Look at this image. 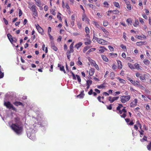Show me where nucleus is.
<instances>
[{"instance_id": "nucleus-1", "label": "nucleus", "mask_w": 151, "mask_h": 151, "mask_svg": "<svg viewBox=\"0 0 151 151\" xmlns=\"http://www.w3.org/2000/svg\"><path fill=\"white\" fill-rule=\"evenodd\" d=\"M10 127L17 134H22L23 130V126L22 124L13 123L11 125Z\"/></svg>"}, {"instance_id": "nucleus-2", "label": "nucleus", "mask_w": 151, "mask_h": 151, "mask_svg": "<svg viewBox=\"0 0 151 151\" xmlns=\"http://www.w3.org/2000/svg\"><path fill=\"white\" fill-rule=\"evenodd\" d=\"M123 107V106L122 104H119L118 106L116 107V110L119 111V112H118V113L120 114H122V113H124L122 115H120V116L122 118H125L127 116L126 113L127 111L126 109H125V107H124L122 110H121V108Z\"/></svg>"}, {"instance_id": "nucleus-3", "label": "nucleus", "mask_w": 151, "mask_h": 151, "mask_svg": "<svg viewBox=\"0 0 151 151\" xmlns=\"http://www.w3.org/2000/svg\"><path fill=\"white\" fill-rule=\"evenodd\" d=\"M131 98L130 94L129 95H123L120 96V101L123 103L124 104L129 101Z\"/></svg>"}, {"instance_id": "nucleus-4", "label": "nucleus", "mask_w": 151, "mask_h": 151, "mask_svg": "<svg viewBox=\"0 0 151 151\" xmlns=\"http://www.w3.org/2000/svg\"><path fill=\"white\" fill-rule=\"evenodd\" d=\"M4 105L5 106L6 108L9 109H12V110L17 111L16 109L13 106V105L11 104L10 102L9 101L4 102Z\"/></svg>"}, {"instance_id": "nucleus-5", "label": "nucleus", "mask_w": 151, "mask_h": 151, "mask_svg": "<svg viewBox=\"0 0 151 151\" xmlns=\"http://www.w3.org/2000/svg\"><path fill=\"white\" fill-rule=\"evenodd\" d=\"M37 7L35 5H32L30 8V9L33 12V15L37 17L38 15V12L37 10Z\"/></svg>"}, {"instance_id": "nucleus-6", "label": "nucleus", "mask_w": 151, "mask_h": 151, "mask_svg": "<svg viewBox=\"0 0 151 151\" xmlns=\"http://www.w3.org/2000/svg\"><path fill=\"white\" fill-rule=\"evenodd\" d=\"M86 38L83 39L84 41V44L86 45H90L91 42V41L90 39V37L89 36L85 35Z\"/></svg>"}, {"instance_id": "nucleus-7", "label": "nucleus", "mask_w": 151, "mask_h": 151, "mask_svg": "<svg viewBox=\"0 0 151 151\" xmlns=\"http://www.w3.org/2000/svg\"><path fill=\"white\" fill-rule=\"evenodd\" d=\"M96 40L98 43L102 45H106L108 42V41L102 39L96 38Z\"/></svg>"}, {"instance_id": "nucleus-8", "label": "nucleus", "mask_w": 151, "mask_h": 151, "mask_svg": "<svg viewBox=\"0 0 151 151\" xmlns=\"http://www.w3.org/2000/svg\"><path fill=\"white\" fill-rule=\"evenodd\" d=\"M27 136L30 139L34 140L35 139V134L33 132H29L27 133Z\"/></svg>"}, {"instance_id": "nucleus-9", "label": "nucleus", "mask_w": 151, "mask_h": 151, "mask_svg": "<svg viewBox=\"0 0 151 151\" xmlns=\"http://www.w3.org/2000/svg\"><path fill=\"white\" fill-rule=\"evenodd\" d=\"M101 29L102 30V31L104 32L105 34V35H104V37H105L107 38L108 37V36L109 35V32L103 27L101 26Z\"/></svg>"}, {"instance_id": "nucleus-10", "label": "nucleus", "mask_w": 151, "mask_h": 151, "mask_svg": "<svg viewBox=\"0 0 151 151\" xmlns=\"http://www.w3.org/2000/svg\"><path fill=\"white\" fill-rule=\"evenodd\" d=\"M138 102V100L137 99H134L132 101L130 104V106L131 107H134L137 105Z\"/></svg>"}, {"instance_id": "nucleus-11", "label": "nucleus", "mask_w": 151, "mask_h": 151, "mask_svg": "<svg viewBox=\"0 0 151 151\" xmlns=\"http://www.w3.org/2000/svg\"><path fill=\"white\" fill-rule=\"evenodd\" d=\"M119 98V96L114 97L113 98L111 96H109L108 98V100L110 103H112L115 101L117 100Z\"/></svg>"}, {"instance_id": "nucleus-12", "label": "nucleus", "mask_w": 151, "mask_h": 151, "mask_svg": "<svg viewBox=\"0 0 151 151\" xmlns=\"http://www.w3.org/2000/svg\"><path fill=\"white\" fill-rule=\"evenodd\" d=\"M74 42H73L70 46L69 49L70 50H68L67 52L69 53H73V45Z\"/></svg>"}, {"instance_id": "nucleus-13", "label": "nucleus", "mask_w": 151, "mask_h": 151, "mask_svg": "<svg viewBox=\"0 0 151 151\" xmlns=\"http://www.w3.org/2000/svg\"><path fill=\"white\" fill-rule=\"evenodd\" d=\"M100 49L99 50V53H103L105 50H107V49L103 46H101L99 47Z\"/></svg>"}, {"instance_id": "nucleus-14", "label": "nucleus", "mask_w": 151, "mask_h": 151, "mask_svg": "<svg viewBox=\"0 0 151 151\" xmlns=\"http://www.w3.org/2000/svg\"><path fill=\"white\" fill-rule=\"evenodd\" d=\"M17 39L15 37H14L12 39V40H11V42H10L12 44L14 45L15 46L17 47H18V45L17 44L16 45L13 44L14 43H16L17 42Z\"/></svg>"}, {"instance_id": "nucleus-15", "label": "nucleus", "mask_w": 151, "mask_h": 151, "mask_svg": "<svg viewBox=\"0 0 151 151\" xmlns=\"http://www.w3.org/2000/svg\"><path fill=\"white\" fill-rule=\"evenodd\" d=\"M36 29L38 30V32L41 33H42L43 32V29L41 28L39 25L38 24H37V25L36 26Z\"/></svg>"}, {"instance_id": "nucleus-16", "label": "nucleus", "mask_w": 151, "mask_h": 151, "mask_svg": "<svg viewBox=\"0 0 151 151\" xmlns=\"http://www.w3.org/2000/svg\"><path fill=\"white\" fill-rule=\"evenodd\" d=\"M14 121L15 122V124H22L20 121V119L19 117H17L14 118Z\"/></svg>"}, {"instance_id": "nucleus-17", "label": "nucleus", "mask_w": 151, "mask_h": 151, "mask_svg": "<svg viewBox=\"0 0 151 151\" xmlns=\"http://www.w3.org/2000/svg\"><path fill=\"white\" fill-rule=\"evenodd\" d=\"M13 104L16 106H24V105L20 101H15L13 102Z\"/></svg>"}, {"instance_id": "nucleus-18", "label": "nucleus", "mask_w": 151, "mask_h": 151, "mask_svg": "<svg viewBox=\"0 0 151 151\" xmlns=\"http://www.w3.org/2000/svg\"><path fill=\"white\" fill-rule=\"evenodd\" d=\"M147 42L146 41L138 42H137L136 45L138 46H140L143 45H145L147 44Z\"/></svg>"}, {"instance_id": "nucleus-19", "label": "nucleus", "mask_w": 151, "mask_h": 151, "mask_svg": "<svg viewBox=\"0 0 151 151\" xmlns=\"http://www.w3.org/2000/svg\"><path fill=\"white\" fill-rule=\"evenodd\" d=\"M58 67L60 68V70L61 71H63L65 73H66V71L64 69V66H62L61 64H58Z\"/></svg>"}, {"instance_id": "nucleus-20", "label": "nucleus", "mask_w": 151, "mask_h": 151, "mask_svg": "<svg viewBox=\"0 0 151 151\" xmlns=\"http://www.w3.org/2000/svg\"><path fill=\"white\" fill-rule=\"evenodd\" d=\"M118 64V68L119 69H121L122 68V65L121 61L119 60H117Z\"/></svg>"}, {"instance_id": "nucleus-21", "label": "nucleus", "mask_w": 151, "mask_h": 151, "mask_svg": "<svg viewBox=\"0 0 151 151\" xmlns=\"http://www.w3.org/2000/svg\"><path fill=\"white\" fill-rule=\"evenodd\" d=\"M95 72L94 69L93 68H91L89 70V73L90 76H92Z\"/></svg>"}, {"instance_id": "nucleus-22", "label": "nucleus", "mask_w": 151, "mask_h": 151, "mask_svg": "<svg viewBox=\"0 0 151 151\" xmlns=\"http://www.w3.org/2000/svg\"><path fill=\"white\" fill-rule=\"evenodd\" d=\"M83 43L82 42H80L76 44L74 46L75 47L78 49L82 45Z\"/></svg>"}, {"instance_id": "nucleus-23", "label": "nucleus", "mask_w": 151, "mask_h": 151, "mask_svg": "<svg viewBox=\"0 0 151 151\" xmlns=\"http://www.w3.org/2000/svg\"><path fill=\"white\" fill-rule=\"evenodd\" d=\"M84 91H81V93L77 96V97L79 98H83L85 95V94L83 93Z\"/></svg>"}, {"instance_id": "nucleus-24", "label": "nucleus", "mask_w": 151, "mask_h": 151, "mask_svg": "<svg viewBox=\"0 0 151 151\" xmlns=\"http://www.w3.org/2000/svg\"><path fill=\"white\" fill-rule=\"evenodd\" d=\"M88 60L90 63L91 65H93V66L95 65L96 64L95 61L94 60L91 59L90 58H89L88 59Z\"/></svg>"}, {"instance_id": "nucleus-25", "label": "nucleus", "mask_w": 151, "mask_h": 151, "mask_svg": "<svg viewBox=\"0 0 151 151\" xmlns=\"http://www.w3.org/2000/svg\"><path fill=\"white\" fill-rule=\"evenodd\" d=\"M116 79L118 80L121 83H126V81L124 80L121 78L119 77H116Z\"/></svg>"}, {"instance_id": "nucleus-26", "label": "nucleus", "mask_w": 151, "mask_h": 151, "mask_svg": "<svg viewBox=\"0 0 151 151\" xmlns=\"http://www.w3.org/2000/svg\"><path fill=\"white\" fill-rule=\"evenodd\" d=\"M139 23L137 19H135L134 20V22L133 25L134 27H137L139 25Z\"/></svg>"}, {"instance_id": "nucleus-27", "label": "nucleus", "mask_w": 151, "mask_h": 151, "mask_svg": "<svg viewBox=\"0 0 151 151\" xmlns=\"http://www.w3.org/2000/svg\"><path fill=\"white\" fill-rule=\"evenodd\" d=\"M101 56L102 59L104 61L106 62H107L109 61L108 58L105 55H101Z\"/></svg>"}, {"instance_id": "nucleus-28", "label": "nucleus", "mask_w": 151, "mask_h": 151, "mask_svg": "<svg viewBox=\"0 0 151 151\" xmlns=\"http://www.w3.org/2000/svg\"><path fill=\"white\" fill-rule=\"evenodd\" d=\"M85 32L86 33V34L85 35L89 36V34L90 33V29L88 27H86L85 28Z\"/></svg>"}, {"instance_id": "nucleus-29", "label": "nucleus", "mask_w": 151, "mask_h": 151, "mask_svg": "<svg viewBox=\"0 0 151 151\" xmlns=\"http://www.w3.org/2000/svg\"><path fill=\"white\" fill-rule=\"evenodd\" d=\"M126 22L128 24V25L129 24L132 25V21L131 18L127 19L126 20Z\"/></svg>"}, {"instance_id": "nucleus-30", "label": "nucleus", "mask_w": 151, "mask_h": 151, "mask_svg": "<svg viewBox=\"0 0 151 151\" xmlns=\"http://www.w3.org/2000/svg\"><path fill=\"white\" fill-rule=\"evenodd\" d=\"M82 20L83 21H84L85 20H86V21H88L89 20L88 19L86 18V14H83L82 16Z\"/></svg>"}, {"instance_id": "nucleus-31", "label": "nucleus", "mask_w": 151, "mask_h": 151, "mask_svg": "<svg viewBox=\"0 0 151 151\" xmlns=\"http://www.w3.org/2000/svg\"><path fill=\"white\" fill-rule=\"evenodd\" d=\"M7 36L10 42H11V40H12V39L13 38L12 37V35L9 33L7 34Z\"/></svg>"}, {"instance_id": "nucleus-32", "label": "nucleus", "mask_w": 151, "mask_h": 151, "mask_svg": "<svg viewBox=\"0 0 151 151\" xmlns=\"http://www.w3.org/2000/svg\"><path fill=\"white\" fill-rule=\"evenodd\" d=\"M147 141V137L144 135V136L143 137L142 139H140V141L142 142H143L144 141Z\"/></svg>"}, {"instance_id": "nucleus-33", "label": "nucleus", "mask_w": 151, "mask_h": 151, "mask_svg": "<svg viewBox=\"0 0 151 151\" xmlns=\"http://www.w3.org/2000/svg\"><path fill=\"white\" fill-rule=\"evenodd\" d=\"M147 148L148 150L150 151L151 150V141H150L148 145L147 146Z\"/></svg>"}, {"instance_id": "nucleus-34", "label": "nucleus", "mask_w": 151, "mask_h": 151, "mask_svg": "<svg viewBox=\"0 0 151 151\" xmlns=\"http://www.w3.org/2000/svg\"><path fill=\"white\" fill-rule=\"evenodd\" d=\"M94 23L95 26L99 29H101V26H100V25L97 22H94Z\"/></svg>"}, {"instance_id": "nucleus-35", "label": "nucleus", "mask_w": 151, "mask_h": 151, "mask_svg": "<svg viewBox=\"0 0 151 151\" xmlns=\"http://www.w3.org/2000/svg\"><path fill=\"white\" fill-rule=\"evenodd\" d=\"M115 76V75L113 72H111L110 74V77L111 80H113Z\"/></svg>"}, {"instance_id": "nucleus-36", "label": "nucleus", "mask_w": 151, "mask_h": 151, "mask_svg": "<svg viewBox=\"0 0 151 151\" xmlns=\"http://www.w3.org/2000/svg\"><path fill=\"white\" fill-rule=\"evenodd\" d=\"M113 4H114V6L115 7H118V8H120V5L118 2H115L113 3Z\"/></svg>"}, {"instance_id": "nucleus-37", "label": "nucleus", "mask_w": 151, "mask_h": 151, "mask_svg": "<svg viewBox=\"0 0 151 151\" xmlns=\"http://www.w3.org/2000/svg\"><path fill=\"white\" fill-rule=\"evenodd\" d=\"M35 2H36L37 5V6L40 7V5H41V2L40 0H35Z\"/></svg>"}, {"instance_id": "nucleus-38", "label": "nucleus", "mask_w": 151, "mask_h": 151, "mask_svg": "<svg viewBox=\"0 0 151 151\" xmlns=\"http://www.w3.org/2000/svg\"><path fill=\"white\" fill-rule=\"evenodd\" d=\"M96 50V48H92L90 49H89L87 52V54H89V53H90L91 52L94 51H95Z\"/></svg>"}, {"instance_id": "nucleus-39", "label": "nucleus", "mask_w": 151, "mask_h": 151, "mask_svg": "<svg viewBox=\"0 0 151 151\" xmlns=\"http://www.w3.org/2000/svg\"><path fill=\"white\" fill-rule=\"evenodd\" d=\"M91 47L90 46H86L85 47L83 50V52L84 53L85 52Z\"/></svg>"}, {"instance_id": "nucleus-40", "label": "nucleus", "mask_w": 151, "mask_h": 151, "mask_svg": "<svg viewBox=\"0 0 151 151\" xmlns=\"http://www.w3.org/2000/svg\"><path fill=\"white\" fill-rule=\"evenodd\" d=\"M61 14L60 13H58V14L57 15V18L60 21H62V19L61 18Z\"/></svg>"}, {"instance_id": "nucleus-41", "label": "nucleus", "mask_w": 151, "mask_h": 151, "mask_svg": "<svg viewBox=\"0 0 151 151\" xmlns=\"http://www.w3.org/2000/svg\"><path fill=\"white\" fill-rule=\"evenodd\" d=\"M105 87V86L104 84H101L100 85H98L97 86V87L99 89L103 88Z\"/></svg>"}, {"instance_id": "nucleus-42", "label": "nucleus", "mask_w": 151, "mask_h": 151, "mask_svg": "<svg viewBox=\"0 0 151 151\" xmlns=\"http://www.w3.org/2000/svg\"><path fill=\"white\" fill-rule=\"evenodd\" d=\"M51 48L54 50L55 51H57L58 50V48L57 47L55 46V45L51 46Z\"/></svg>"}, {"instance_id": "nucleus-43", "label": "nucleus", "mask_w": 151, "mask_h": 151, "mask_svg": "<svg viewBox=\"0 0 151 151\" xmlns=\"http://www.w3.org/2000/svg\"><path fill=\"white\" fill-rule=\"evenodd\" d=\"M131 83L134 86H139V85L138 83H136V82L133 81V80Z\"/></svg>"}, {"instance_id": "nucleus-44", "label": "nucleus", "mask_w": 151, "mask_h": 151, "mask_svg": "<svg viewBox=\"0 0 151 151\" xmlns=\"http://www.w3.org/2000/svg\"><path fill=\"white\" fill-rule=\"evenodd\" d=\"M88 6L89 7L92 8L93 9H95L96 6L95 5H94L93 4H88Z\"/></svg>"}, {"instance_id": "nucleus-45", "label": "nucleus", "mask_w": 151, "mask_h": 151, "mask_svg": "<svg viewBox=\"0 0 151 151\" xmlns=\"http://www.w3.org/2000/svg\"><path fill=\"white\" fill-rule=\"evenodd\" d=\"M143 62L146 65H148L150 63V61L146 59H145L144 60Z\"/></svg>"}, {"instance_id": "nucleus-46", "label": "nucleus", "mask_w": 151, "mask_h": 151, "mask_svg": "<svg viewBox=\"0 0 151 151\" xmlns=\"http://www.w3.org/2000/svg\"><path fill=\"white\" fill-rule=\"evenodd\" d=\"M139 19L140 22L142 24H144L145 22L144 21V19H143L141 17H139Z\"/></svg>"}, {"instance_id": "nucleus-47", "label": "nucleus", "mask_w": 151, "mask_h": 151, "mask_svg": "<svg viewBox=\"0 0 151 151\" xmlns=\"http://www.w3.org/2000/svg\"><path fill=\"white\" fill-rule=\"evenodd\" d=\"M129 67L131 69H134L135 68L134 65L132 64L131 63H128Z\"/></svg>"}, {"instance_id": "nucleus-48", "label": "nucleus", "mask_w": 151, "mask_h": 151, "mask_svg": "<svg viewBox=\"0 0 151 151\" xmlns=\"http://www.w3.org/2000/svg\"><path fill=\"white\" fill-rule=\"evenodd\" d=\"M77 25L78 27V28L79 29H81V23L80 22H77Z\"/></svg>"}, {"instance_id": "nucleus-49", "label": "nucleus", "mask_w": 151, "mask_h": 151, "mask_svg": "<svg viewBox=\"0 0 151 151\" xmlns=\"http://www.w3.org/2000/svg\"><path fill=\"white\" fill-rule=\"evenodd\" d=\"M134 66H135V68H136L137 69L139 70V64L137 63H135L134 64Z\"/></svg>"}, {"instance_id": "nucleus-50", "label": "nucleus", "mask_w": 151, "mask_h": 151, "mask_svg": "<svg viewBox=\"0 0 151 151\" xmlns=\"http://www.w3.org/2000/svg\"><path fill=\"white\" fill-rule=\"evenodd\" d=\"M108 22L106 20H104L103 22V25L104 27H106L107 26L108 24Z\"/></svg>"}, {"instance_id": "nucleus-51", "label": "nucleus", "mask_w": 151, "mask_h": 151, "mask_svg": "<svg viewBox=\"0 0 151 151\" xmlns=\"http://www.w3.org/2000/svg\"><path fill=\"white\" fill-rule=\"evenodd\" d=\"M92 81L91 80H88L87 81H86V85H89L90 86V85L92 84Z\"/></svg>"}, {"instance_id": "nucleus-52", "label": "nucleus", "mask_w": 151, "mask_h": 151, "mask_svg": "<svg viewBox=\"0 0 151 151\" xmlns=\"http://www.w3.org/2000/svg\"><path fill=\"white\" fill-rule=\"evenodd\" d=\"M113 12V13L116 14H118L120 12L119 11L117 10H114Z\"/></svg>"}, {"instance_id": "nucleus-53", "label": "nucleus", "mask_w": 151, "mask_h": 151, "mask_svg": "<svg viewBox=\"0 0 151 151\" xmlns=\"http://www.w3.org/2000/svg\"><path fill=\"white\" fill-rule=\"evenodd\" d=\"M97 99L100 102H102L103 104H104V102L103 101H101V96H99L97 98Z\"/></svg>"}, {"instance_id": "nucleus-54", "label": "nucleus", "mask_w": 151, "mask_h": 151, "mask_svg": "<svg viewBox=\"0 0 151 151\" xmlns=\"http://www.w3.org/2000/svg\"><path fill=\"white\" fill-rule=\"evenodd\" d=\"M66 55H67V57L68 59L70 60V57H71L70 53H69V52H67Z\"/></svg>"}, {"instance_id": "nucleus-55", "label": "nucleus", "mask_w": 151, "mask_h": 151, "mask_svg": "<svg viewBox=\"0 0 151 151\" xmlns=\"http://www.w3.org/2000/svg\"><path fill=\"white\" fill-rule=\"evenodd\" d=\"M140 79L142 82H145L146 80L145 77L143 76H141L140 77Z\"/></svg>"}, {"instance_id": "nucleus-56", "label": "nucleus", "mask_w": 151, "mask_h": 151, "mask_svg": "<svg viewBox=\"0 0 151 151\" xmlns=\"http://www.w3.org/2000/svg\"><path fill=\"white\" fill-rule=\"evenodd\" d=\"M108 48L111 51H113L114 50V48L110 45H109L108 47Z\"/></svg>"}, {"instance_id": "nucleus-57", "label": "nucleus", "mask_w": 151, "mask_h": 151, "mask_svg": "<svg viewBox=\"0 0 151 151\" xmlns=\"http://www.w3.org/2000/svg\"><path fill=\"white\" fill-rule=\"evenodd\" d=\"M51 13L54 15H55L56 14V13L55 12V10L53 9H52L50 10Z\"/></svg>"}, {"instance_id": "nucleus-58", "label": "nucleus", "mask_w": 151, "mask_h": 151, "mask_svg": "<svg viewBox=\"0 0 151 151\" xmlns=\"http://www.w3.org/2000/svg\"><path fill=\"white\" fill-rule=\"evenodd\" d=\"M4 76V73L0 70V78H3Z\"/></svg>"}, {"instance_id": "nucleus-59", "label": "nucleus", "mask_w": 151, "mask_h": 151, "mask_svg": "<svg viewBox=\"0 0 151 151\" xmlns=\"http://www.w3.org/2000/svg\"><path fill=\"white\" fill-rule=\"evenodd\" d=\"M104 6L106 7H108L109 4H108V2L106 1H105L104 3Z\"/></svg>"}, {"instance_id": "nucleus-60", "label": "nucleus", "mask_w": 151, "mask_h": 151, "mask_svg": "<svg viewBox=\"0 0 151 151\" xmlns=\"http://www.w3.org/2000/svg\"><path fill=\"white\" fill-rule=\"evenodd\" d=\"M70 73L72 74V76H73V80H76V78L74 74L73 73V72L72 71H70Z\"/></svg>"}, {"instance_id": "nucleus-61", "label": "nucleus", "mask_w": 151, "mask_h": 151, "mask_svg": "<svg viewBox=\"0 0 151 151\" xmlns=\"http://www.w3.org/2000/svg\"><path fill=\"white\" fill-rule=\"evenodd\" d=\"M127 8L128 9L131 10L132 9V6L131 4L127 5Z\"/></svg>"}, {"instance_id": "nucleus-62", "label": "nucleus", "mask_w": 151, "mask_h": 151, "mask_svg": "<svg viewBox=\"0 0 151 151\" xmlns=\"http://www.w3.org/2000/svg\"><path fill=\"white\" fill-rule=\"evenodd\" d=\"M76 77L78 81L79 82H81V79L80 76L77 75H76Z\"/></svg>"}, {"instance_id": "nucleus-63", "label": "nucleus", "mask_w": 151, "mask_h": 151, "mask_svg": "<svg viewBox=\"0 0 151 151\" xmlns=\"http://www.w3.org/2000/svg\"><path fill=\"white\" fill-rule=\"evenodd\" d=\"M22 14V12L21 9H19V17H21Z\"/></svg>"}, {"instance_id": "nucleus-64", "label": "nucleus", "mask_w": 151, "mask_h": 151, "mask_svg": "<svg viewBox=\"0 0 151 151\" xmlns=\"http://www.w3.org/2000/svg\"><path fill=\"white\" fill-rule=\"evenodd\" d=\"M75 14H73L71 16V19L72 21H75Z\"/></svg>"}]
</instances>
